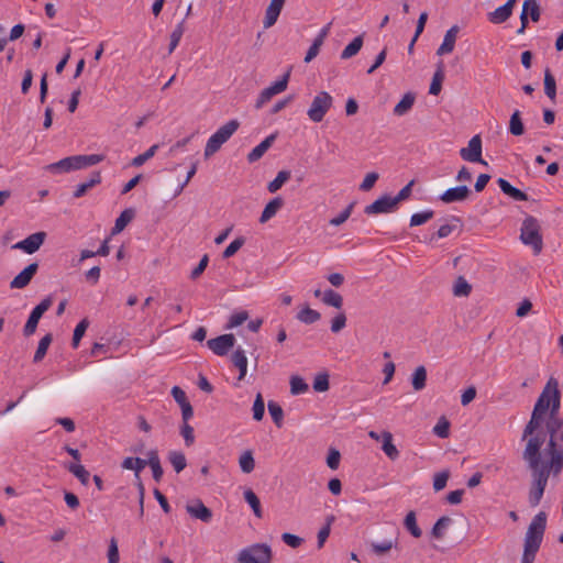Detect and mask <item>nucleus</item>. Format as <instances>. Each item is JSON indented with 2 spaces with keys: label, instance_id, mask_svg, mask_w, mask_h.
<instances>
[{
  "label": "nucleus",
  "instance_id": "nucleus-3",
  "mask_svg": "<svg viewBox=\"0 0 563 563\" xmlns=\"http://www.w3.org/2000/svg\"><path fill=\"white\" fill-rule=\"evenodd\" d=\"M104 159L101 154L75 155L65 157L56 163L49 164L46 169L52 173H68L97 165Z\"/></svg>",
  "mask_w": 563,
  "mask_h": 563
},
{
  "label": "nucleus",
  "instance_id": "nucleus-26",
  "mask_svg": "<svg viewBox=\"0 0 563 563\" xmlns=\"http://www.w3.org/2000/svg\"><path fill=\"white\" fill-rule=\"evenodd\" d=\"M243 496H244V500L247 503V505L253 510L254 516L257 518H262L263 510L261 507L260 498L256 496V494L251 488H247L244 490Z\"/></svg>",
  "mask_w": 563,
  "mask_h": 563
},
{
  "label": "nucleus",
  "instance_id": "nucleus-63",
  "mask_svg": "<svg viewBox=\"0 0 563 563\" xmlns=\"http://www.w3.org/2000/svg\"><path fill=\"white\" fill-rule=\"evenodd\" d=\"M443 79V73L442 69L439 68L438 71L434 74L432 82L429 88L430 95H438L441 90V81Z\"/></svg>",
  "mask_w": 563,
  "mask_h": 563
},
{
  "label": "nucleus",
  "instance_id": "nucleus-8",
  "mask_svg": "<svg viewBox=\"0 0 563 563\" xmlns=\"http://www.w3.org/2000/svg\"><path fill=\"white\" fill-rule=\"evenodd\" d=\"M52 303V298L46 297L32 309L23 329L24 335L30 336L35 333L40 319L51 308Z\"/></svg>",
  "mask_w": 563,
  "mask_h": 563
},
{
  "label": "nucleus",
  "instance_id": "nucleus-5",
  "mask_svg": "<svg viewBox=\"0 0 563 563\" xmlns=\"http://www.w3.org/2000/svg\"><path fill=\"white\" fill-rule=\"evenodd\" d=\"M520 240L525 245L532 247L534 254H539L543 247L542 236L540 234V225L533 217L523 220L520 232Z\"/></svg>",
  "mask_w": 563,
  "mask_h": 563
},
{
  "label": "nucleus",
  "instance_id": "nucleus-53",
  "mask_svg": "<svg viewBox=\"0 0 563 563\" xmlns=\"http://www.w3.org/2000/svg\"><path fill=\"white\" fill-rule=\"evenodd\" d=\"M268 412H269L273 421L276 423V426L280 427L282 422H283V416H284L282 407L274 401H269L268 402Z\"/></svg>",
  "mask_w": 563,
  "mask_h": 563
},
{
  "label": "nucleus",
  "instance_id": "nucleus-55",
  "mask_svg": "<svg viewBox=\"0 0 563 563\" xmlns=\"http://www.w3.org/2000/svg\"><path fill=\"white\" fill-rule=\"evenodd\" d=\"M252 411H253V418L256 421H260L263 419L264 413H265V404H264V400H263V397L261 394H257V396L254 400V404H253Z\"/></svg>",
  "mask_w": 563,
  "mask_h": 563
},
{
  "label": "nucleus",
  "instance_id": "nucleus-12",
  "mask_svg": "<svg viewBox=\"0 0 563 563\" xmlns=\"http://www.w3.org/2000/svg\"><path fill=\"white\" fill-rule=\"evenodd\" d=\"M398 205L391 196H383L375 200L373 203L365 207V213L371 214H379V213H390L397 209Z\"/></svg>",
  "mask_w": 563,
  "mask_h": 563
},
{
  "label": "nucleus",
  "instance_id": "nucleus-39",
  "mask_svg": "<svg viewBox=\"0 0 563 563\" xmlns=\"http://www.w3.org/2000/svg\"><path fill=\"white\" fill-rule=\"evenodd\" d=\"M184 32H185V25H184V21H181L180 23H178L175 26V29L170 33V42H169V46H168L169 54H172L175 51V48L178 46V44L184 35Z\"/></svg>",
  "mask_w": 563,
  "mask_h": 563
},
{
  "label": "nucleus",
  "instance_id": "nucleus-62",
  "mask_svg": "<svg viewBox=\"0 0 563 563\" xmlns=\"http://www.w3.org/2000/svg\"><path fill=\"white\" fill-rule=\"evenodd\" d=\"M346 325V317L343 312L338 313L331 321V331L340 332Z\"/></svg>",
  "mask_w": 563,
  "mask_h": 563
},
{
  "label": "nucleus",
  "instance_id": "nucleus-24",
  "mask_svg": "<svg viewBox=\"0 0 563 563\" xmlns=\"http://www.w3.org/2000/svg\"><path fill=\"white\" fill-rule=\"evenodd\" d=\"M284 200L280 197H275L272 199L264 208L260 222L265 223L268 220H271L275 214L278 212V210L283 207Z\"/></svg>",
  "mask_w": 563,
  "mask_h": 563
},
{
  "label": "nucleus",
  "instance_id": "nucleus-56",
  "mask_svg": "<svg viewBox=\"0 0 563 563\" xmlns=\"http://www.w3.org/2000/svg\"><path fill=\"white\" fill-rule=\"evenodd\" d=\"M353 210V203L349 205L343 211H341L338 216L333 217L329 223L333 227H339L343 224L351 216Z\"/></svg>",
  "mask_w": 563,
  "mask_h": 563
},
{
  "label": "nucleus",
  "instance_id": "nucleus-22",
  "mask_svg": "<svg viewBox=\"0 0 563 563\" xmlns=\"http://www.w3.org/2000/svg\"><path fill=\"white\" fill-rule=\"evenodd\" d=\"M146 457H147V464L151 470H152V473H153V478L156 481V482H159L163 477V468H162V465H161V460H159V456H158V452L156 450H150L147 453H146Z\"/></svg>",
  "mask_w": 563,
  "mask_h": 563
},
{
  "label": "nucleus",
  "instance_id": "nucleus-47",
  "mask_svg": "<svg viewBox=\"0 0 563 563\" xmlns=\"http://www.w3.org/2000/svg\"><path fill=\"white\" fill-rule=\"evenodd\" d=\"M395 545L393 540H384L382 542H372L371 550L376 555H384L389 552Z\"/></svg>",
  "mask_w": 563,
  "mask_h": 563
},
{
  "label": "nucleus",
  "instance_id": "nucleus-25",
  "mask_svg": "<svg viewBox=\"0 0 563 563\" xmlns=\"http://www.w3.org/2000/svg\"><path fill=\"white\" fill-rule=\"evenodd\" d=\"M100 181H101L100 173L99 172L93 173L88 180L77 185V187L74 191V197L75 198L82 197L90 188L100 184Z\"/></svg>",
  "mask_w": 563,
  "mask_h": 563
},
{
  "label": "nucleus",
  "instance_id": "nucleus-31",
  "mask_svg": "<svg viewBox=\"0 0 563 563\" xmlns=\"http://www.w3.org/2000/svg\"><path fill=\"white\" fill-rule=\"evenodd\" d=\"M239 466L245 474H250L255 468V460L251 450L244 451L239 457Z\"/></svg>",
  "mask_w": 563,
  "mask_h": 563
},
{
  "label": "nucleus",
  "instance_id": "nucleus-58",
  "mask_svg": "<svg viewBox=\"0 0 563 563\" xmlns=\"http://www.w3.org/2000/svg\"><path fill=\"white\" fill-rule=\"evenodd\" d=\"M247 318H249V314L246 311L235 312L230 317L227 328L228 329L236 328V327L241 325L242 323H244L247 320Z\"/></svg>",
  "mask_w": 563,
  "mask_h": 563
},
{
  "label": "nucleus",
  "instance_id": "nucleus-10",
  "mask_svg": "<svg viewBox=\"0 0 563 563\" xmlns=\"http://www.w3.org/2000/svg\"><path fill=\"white\" fill-rule=\"evenodd\" d=\"M460 156L470 163H479L487 166V163L482 158V140L479 135H474L466 147L460 150Z\"/></svg>",
  "mask_w": 563,
  "mask_h": 563
},
{
  "label": "nucleus",
  "instance_id": "nucleus-37",
  "mask_svg": "<svg viewBox=\"0 0 563 563\" xmlns=\"http://www.w3.org/2000/svg\"><path fill=\"white\" fill-rule=\"evenodd\" d=\"M68 471L79 479L82 485H87L90 478V473L79 463L69 464Z\"/></svg>",
  "mask_w": 563,
  "mask_h": 563
},
{
  "label": "nucleus",
  "instance_id": "nucleus-1",
  "mask_svg": "<svg viewBox=\"0 0 563 563\" xmlns=\"http://www.w3.org/2000/svg\"><path fill=\"white\" fill-rule=\"evenodd\" d=\"M561 390L558 378L551 376L537 398L522 440L526 446L522 457L531 471L529 504H540L548 481L558 477L563 471V417Z\"/></svg>",
  "mask_w": 563,
  "mask_h": 563
},
{
  "label": "nucleus",
  "instance_id": "nucleus-57",
  "mask_svg": "<svg viewBox=\"0 0 563 563\" xmlns=\"http://www.w3.org/2000/svg\"><path fill=\"white\" fill-rule=\"evenodd\" d=\"M449 476H450V474L448 471L439 472L434 475L433 488L435 492H440L446 486Z\"/></svg>",
  "mask_w": 563,
  "mask_h": 563
},
{
  "label": "nucleus",
  "instance_id": "nucleus-15",
  "mask_svg": "<svg viewBox=\"0 0 563 563\" xmlns=\"http://www.w3.org/2000/svg\"><path fill=\"white\" fill-rule=\"evenodd\" d=\"M517 3V0H507V2L497 9H495L493 12L488 13V20L489 22L494 24H501L506 22L512 14V10L515 4Z\"/></svg>",
  "mask_w": 563,
  "mask_h": 563
},
{
  "label": "nucleus",
  "instance_id": "nucleus-23",
  "mask_svg": "<svg viewBox=\"0 0 563 563\" xmlns=\"http://www.w3.org/2000/svg\"><path fill=\"white\" fill-rule=\"evenodd\" d=\"M232 363L239 369L240 374L238 379L242 380L246 376L247 373V357L245 355V351L242 349H238L232 354Z\"/></svg>",
  "mask_w": 563,
  "mask_h": 563
},
{
  "label": "nucleus",
  "instance_id": "nucleus-49",
  "mask_svg": "<svg viewBox=\"0 0 563 563\" xmlns=\"http://www.w3.org/2000/svg\"><path fill=\"white\" fill-rule=\"evenodd\" d=\"M158 144H154L152 145L147 151H145L143 154H140L137 156H135L133 159H132V165L135 166V167H140L142 166L145 162H147L148 159H151L157 152L158 150Z\"/></svg>",
  "mask_w": 563,
  "mask_h": 563
},
{
  "label": "nucleus",
  "instance_id": "nucleus-19",
  "mask_svg": "<svg viewBox=\"0 0 563 563\" xmlns=\"http://www.w3.org/2000/svg\"><path fill=\"white\" fill-rule=\"evenodd\" d=\"M457 33H459V27L456 25H453L452 27H450L446 31V33L444 34L442 44L437 49L438 55L441 56V55L450 54L453 52Z\"/></svg>",
  "mask_w": 563,
  "mask_h": 563
},
{
  "label": "nucleus",
  "instance_id": "nucleus-20",
  "mask_svg": "<svg viewBox=\"0 0 563 563\" xmlns=\"http://www.w3.org/2000/svg\"><path fill=\"white\" fill-rule=\"evenodd\" d=\"M275 139L276 134H271L266 139H264L247 154V161L250 163L258 161L265 154V152L272 146Z\"/></svg>",
  "mask_w": 563,
  "mask_h": 563
},
{
  "label": "nucleus",
  "instance_id": "nucleus-4",
  "mask_svg": "<svg viewBox=\"0 0 563 563\" xmlns=\"http://www.w3.org/2000/svg\"><path fill=\"white\" fill-rule=\"evenodd\" d=\"M240 123L236 120H230L221 125L207 141L205 146V157L214 155L224 143L238 131Z\"/></svg>",
  "mask_w": 563,
  "mask_h": 563
},
{
  "label": "nucleus",
  "instance_id": "nucleus-51",
  "mask_svg": "<svg viewBox=\"0 0 563 563\" xmlns=\"http://www.w3.org/2000/svg\"><path fill=\"white\" fill-rule=\"evenodd\" d=\"M434 212L432 210H424L421 212L413 213L410 218V225L417 227L422 225L433 218Z\"/></svg>",
  "mask_w": 563,
  "mask_h": 563
},
{
  "label": "nucleus",
  "instance_id": "nucleus-6",
  "mask_svg": "<svg viewBox=\"0 0 563 563\" xmlns=\"http://www.w3.org/2000/svg\"><path fill=\"white\" fill-rule=\"evenodd\" d=\"M272 550L265 543H255L242 549L238 555L239 563H271Z\"/></svg>",
  "mask_w": 563,
  "mask_h": 563
},
{
  "label": "nucleus",
  "instance_id": "nucleus-18",
  "mask_svg": "<svg viewBox=\"0 0 563 563\" xmlns=\"http://www.w3.org/2000/svg\"><path fill=\"white\" fill-rule=\"evenodd\" d=\"M187 512L202 522H209L212 519V512L207 508L200 500H196L192 504L186 506Z\"/></svg>",
  "mask_w": 563,
  "mask_h": 563
},
{
  "label": "nucleus",
  "instance_id": "nucleus-32",
  "mask_svg": "<svg viewBox=\"0 0 563 563\" xmlns=\"http://www.w3.org/2000/svg\"><path fill=\"white\" fill-rule=\"evenodd\" d=\"M322 302L327 306L340 309L343 306V298L339 292L327 289L322 294Z\"/></svg>",
  "mask_w": 563,
  "mask_h": 563
},
{
  "label": "nucleus",
  "instance_id": "nucleus-14",
  "mask_svg": "<svg viewBox=\"0 0 563 563\" xmlns=\"http://www.w3.org/2000/svg\"><path fill=\"white\" fill-rule=\"evenodd\" d=\"M38 269L37 263H32L27 265L22 272H20L11 282L10 288L12 289H23L25 288L32 278L35 276Z\"/></svg>",
  "mask_w": 563,
  "mask_h": 563
},
{
  "label": "nucleus",
  "instance_id": "nucleus-35",
  "mask_svg": "<svg viewBox=\"0 0 563 563\" xmlns=\"http://www.w3.org/2000/svg\"><path fill=\"white\" fill-rule=\"evenodd\" d=\"M168 461L176 473H180L187 466L186 456L180 451H170L168 453Z\"/></svg>",
  "mask_w": 563,
  "mask_h": 563
},
{
  "label": "nucleus",
  "instance_id": "nucleus-48",
  "mask_svg": "<svg viewBox=\"0 0 563 563\" xmlns=\"http://www.w3.org/2000/svg\"><path fill=\"white\" fill-rule=\"evenodd\" d=\"M289 76L290 75L288 71L280 79L276 80L274 84L266 88L273 97L287 89Z\"/></svg>",
  "mask_w": 563,
  "mask_h": 563
},
{
  "label": "nucleus",
  "instance_id": "nucleus-43",
  "mask_svg": "<svg viewBox=\"0 0 563 563\" xmlns=\"http://www.w3.org/2000/svg\"><path fill=\"white\" fill-rule=\"evenodd\" d=\"M523 131H525V129H523V123L520 118V111L516 110L510 117L509 132L512 135L518 136V135H521L523 133Z\"/></svg>",
  "mask_w": 563,
  "mask_h": 563
},
{
  "label": "nucleus",
  "instance_id": "nucleus-16",
  "mask_svg": "<svg viewBox=\"0 0 563 563\" xmlns=\"http://www.w3.org/2000/svg\"><path fill=\"white\" fill-rule=\"evenodd\" d=\"M284 4L285 0H272L269 2L265 11V18L263 20V25L265 29L272 27L277 22Z\"/></svg>",
  "mask_w": 563,
  "mask_h": 563
},
{
  "label": "nucleus",
  "instance_id": "nucleus-42",
  "mask_svg": "<svg viewBox=\"0 0 563 563\" xmlns=\"http://www.w3.org/2000/svg\"><path fill=\"white\" fill-rule=\"evenodd\" d=\"M404 525L406 529L415 537L420 538L422 534L421 529L417 525V518L416 514L413 511H410L407 514Z\"/></svg>",
  "mask_w": 563,
  "mask_h": 563
},
{
  "label": "nucleus",
  "instance_id": "nucleus-52",
  "mask_svg": "<svg viewBox=\"0 0 563 563\" xmlns=\"http://www.w3.org/2000/svg\"><path fill=\"white\" fill-rule=\"evenodd\" d=\"M433 433L439 438L445 439L450 433V422L446 418L442 417L438 420L437 424L433 428Z\"/></svg>",
  "mask_w": 563,
  "mask_h": 563
},
{
  "label": "nucleus",
  "instance_id": "nucleus-38",
  "mask_svg": "<svg viewBox=\"0 0 563 563\" xmlns=\"http://www.w3.org/2000/svg\"><path fill=\"white\" fill-rule=\"evenodd\" d=\"M544 92L551 100H554L556 97L555 78L550 69H545L544 71Z\"/></svg>",
  "mask_w": 563,
  "mask_h": 563
},
{
  "label": "nucleus",
  "instance_id": "nucleus-34",
  "mask_svg": "<svg viewBox=\"0 0 563 563\" xmlns=\"http://www.w3.org/2000/svg\"><path fill=\"white\" fill-rule=\"evenodd\" d=\"M363 46V36H356L353 41L345 46V48L341 53L342 59H349L355 56Z\"/></svg>",
  "mask_w": 563,
  "mask_h": 563
},
{
  "label": "nucleus",
  "instance_id": "nucleus-45",
  "mask_svg": "<svg viewBox=\"0 0 563 563\" xmlns=\"http://www.w3.org/2000/svg\"><path fill=\"white\" fill-rule=\"evenodd\" d=\"M309 389L308 384L297 375L290 377V393L292 395L305 394Z\"/></svg>",
  "mask_w": 563,
  "mask_h": 563
},
{
  "label": "nucleus",
  "instance_id": "nucleus-29",
  "mask_svg": "<svg viewBox=\"0 0 563 563\" xmlns=\"http://www.w3.org/2000/svg\"><path fill=\"white\" fill-rule=\"evenodd\" d=\"M411 385L416 391L422 390L427 385V369L424 366H418L411 375Z\"/></svg>",
  "mask_w": 563,
  "mask_h": 563
},
{
  "label": "nucleus",
  "instance_id": "nucleus-59",
  "mask_svg": "<svg viewBox=\"0 0 563 563\" xmlns=\"http://www.w3.org/2000/svg\"><path fill=\"white\" fill-rule=\"evenodd\" d=\"M313 389L322 393L329 389V377L327 374H319L313 380Z\"/></svg>",
  "mask_w": 563,
  "mask_h": 563
},
{
  "label": "nucleus",
  "instance_id": "nucleus-60",
  "mask_svg": "<svg viewBox=\"0 0 563 563\" xmlns=\"http://www.w3.org/2000/svg\"><path fill=\"white\" fill-rule=\"evenodd\" d=\"M180 434L185 440V444L190 446L195 442L194 428L189 423H184L180 428Z\"/></svg>",
  "mask_w": 563,
  "mask_h": 563
},
{
  "label": "nucleus",
  "instance_id": "nucleus-44",
  "mask_svg": "<svg viewBox=\"0 0 563 563\" xmlns=\"http://www.w3.org/2000/svg\"><path fill=\"white\" fill-rule=\"evenodd\" d=\"M51 342H52L51 334H46L40 340L37 349L34 354V358H33V361L35 363L41 362L44 358Z\"/></svg>",
  "mask_w": 563,
  "mask_h": 563
},
{
  "label": "nucleus",
  "instance_id": "nucleus-46",
  "mask_svg": "<svg viewBox=\"0 0 563 563\" xmlns=\"http://www.w3.org/2000/svg\"><path fill=\"white\" fill-rule=\"evenodd\" d=\"M89 327V321L87 319H82L75 328L71 345L74 349H77L80 340L86 333V330Z\"/></svg>",
  "mask_w": 563,
  "mask_h": 563
},
{
  "label": "nucleus",
  "instance_id": "nucleus-9",
  "mask_svg": "<svg viewBox=\"0 0 563 563\" xmlns=\"http://www.w3.org/2000/svg\"><path fill=\"white\" fill-rule=\"evenodd\" d=\"M368 437L376 442H380L382 450L388 459H390L391 461H395L399 457V451L396 448V445L393 443L394 438H393L391 432L386 431V430H384L382 432L371 430L368 432Z\"/></svg>",
  "mask_w": 563,
  "mask_h": 563
},
{
  "label": "nucleus",
  "instance_id": "nucleus-2",
  "mask_svg": "<svg viewBox=\"0 0 563 563\" xmlns=\"http://www.w3.org/2000/svg\"><path fill=\"white\" fill-rule=\"evenodd\" d=\"M545 528L547 514L544 511H540L532 518L526 532L521 563L534 562L536 555L543 540Z\"/></svg>",
  "mask_w": 563,
  "mask_h": 563
},
{
  "label": "nucleus",
  "instance_id": "nucleus-13",
  "mask_svg": "<svg viewBox=\"0 0 563 563\" xmlns=\"http://www.w3.org/2000/svg\"><path fill=\"white\" fill-rule=\"evenodd\" d=\"M235 344L233 334H222L207 342L208 347L219 356L225 355Z\"/></svg>",
  "mask_w": 563,
  "mask_h": 563
},
{
  "label": "nucleus",
  "instance_id": "nucleus-27",
  "mask_svg": "<svg viewBox=\"0 0 563 563\" xmlns=\"http://www.w3.org/2000/svg\"><path fill=\"white\" fill-rule=\"evenodd\" d=\"M146 464H147V459L143 460V459H140V457H131V456H129V457H125L123 460L121 466L124 470L134 471L135 477L139 478L140 477V473L146 466Z\"/></svg>",
  "mask_w": 563,
  "mask_h": 563
},
{
  "label": "nucleus",
  "instance_id": "nucleus-21",
  "mask_svg": "<svg viewBox=\"0 0 563 563\" xmlns=\"http://www.w3.org/2000/svg\"><path fill=\"white\" fill-rule=\"evenodd\" d=\"M497 183H498V186H499L500 190L505 195L511 197L514 200H516V201H526L528 199L527 194H525L520 189L514 187L508 180H506L504 178H499L497 180Z\"/></svg>",
  "mask_w": 563,
  "mask_h": 563
},
{
  "label": "nucleus",
  "instance_id": "nucleus-33",
  "mask_svg": "<svg viewBox=\"0 0 563 563\" xmlns=\"http://www.w3.org/2000/svg\"><path fill=\"white\" fill-rule=\"evenodd\" d=\"M320 318H321V314L317 310L311 309L309 307L302 308L297 313V319L305 324H312V323L319 321Z\"/></svg>",
  "mask_w": 563,
  "mask_h": 563
},
{
  "label": "nucleus",
  "instance_id": "nucleus-28",
  "mask_svg": "<svg viewBox=\"0 0 563 563\" xmlns=\"http://www.w3.org/2000/svg\"><path fill=\"white\" fill-rule=\"evenodd\" d=\"M415 103V96L411 92H407L402 96L401 100L395 106L394 114L401 117L410 111Z\"/></svg>",
  "mask_w": 563,
  "mask_h": 563
},
{
  "label": "nucleus",
  "instance_id": "nucleus-64",
  "mask_svg": "<svg viewBox=\"0 0 563 563\" xmlns=\"http://www.w3.org/2000/svg\"><path fill=\"white\" fill-rule=\"evenodd\" d=\"M108 561L109 563H119L120 561L118 544L114 538H112L109 543Z\"/></svg>",
  "mask_w": 563,
  "mask_h": 563
},
{
  "label": "nucleus",
  "instance_id": "nucleus-54",
  "mask_svg": "<svg viewBox=\"0 0 563 563\" xmlns=\"http://www.w3.org/2000/svg\"><path fill=\"white\" fill-rule=\"evenodd\" d=\"M245 243L244 238H236L223 251V258L232 257Z\"/></svg>",
  "mask_w": 563,
  "mask_h": 563
},
{
  "label": "nucleus",
  "instance_id": "nucleus-17",
  "mask_svg": "<svg viewBox=\"0 0 563 563\" xmlns=\"http://www.w3.org/2000/svg\"><path fill=\"white\" fill-rule=\"evenodd\" d=\"M468 195H470V189L467 186H457V187L446 189L440 196V199L445 203H452V202L466 200Z\"/></svg>",
  "mask_w": 563,
  "mask_h": 563
},
{
  "label": "nucleus",
  "instance_id": "nucleus-50",
  "mask_svg": "<svg viewBox=\"0 0 563 563\" xmlns=\"http://www.w3.org/2000/svg\"><path fill=\"white\" fill-rule=\"evenodd\" d=\"M472 290L471 285L463 277H459L453 287V294L457 297L468 296Z\"/></svg>",
  "mask_w": 563,
  "mask_h": 563
},
{
  "label": "nucleus",
  "instance_id": "nucleus-11",
  "mask_svg": "<svg viewBox=\"0 0 563 563\" xmlns=\"http://www.w3.org/2000/svg\"><path fill=\"white\" fill-rule=\"evenodd\" d=\"M46 238L45 232H35L22 241L16 242L12 245L14 250H21L26 254H34L40 250Z\"/></svg>",
  "mask_w": 563,
  "mask_h": 563
},
{
  "label": "nucleus",
  "instance_id": "nucleus-36",
  "mask_svg": "<svg viewBox=\"0 0 563 563\" xmlns=\"http://www.w3.org/2000/svg\"><path fill=\"white\" fill-rule=\"evenodd\" d=\"M522 8L533 22H538L540 20L541 8L538 0H525Z\"/></svg>",
  "mask_w": 563,
  "mask_h": 563
},
{
  "label": "nucleus",
  "instance_id": "nucleus-41",
  "mask_svg": "<svg viewBox=\"0 0 563 563\" xmlns=\"http://www.w3.org/2000/svg\"><path fill=\"white\" fill-rule=\"evenodd\" d=\"M451 523H452V519L450 517L444 516V517L439 518L432 528V536L435 539H442L445 530L449 528V526Z\"/></svg>",
  "mask_w": 563,
  "mask_h": 563
},
{
  "label": "nucleus",
  "instance_id": "nucleus-40",
  "mask_svg": "<svg viewBox=\"0 0 563 563\" xmlns=\"http://www.w3.org/2000/svg\"><path fill=\"white\" fill-rule=\"evenodd\" d=\"M289 177L290 173L288 170L278 172L277 176L268 184V191L273 194L279 190Z\"/></svg>",
  "mask_w": 563,
  "mask_h": 563
},
{
  "label": "nucleus",
  "instance_id": "nucleus-30",
  "mask_svg": "<svg viewBox=\"0 0 563 563\" xmlns=\"http://www.w3.org/2000/svg\"><path fill=\"white\" fill-rule=\"evenodd\" d=\"M134 217L133 209H125L117 218L114 227L112 228V234H118L124 230V228L132 221Z\"/></svg>",
  "mask_w": 563,
  "mask_h": 563
},
{
  "label": "nucleus",
  "instance_id": "nucleus-7",
  "mask_svg": "<svg viewBox=\"0 0 563 563\" xmlns=\"http://www.w3.org/2000/svg\"><path fill=\"white\" fill-rule=\"evenodd\" d=\"M333 106V97L327 91L318 92L307 111L308 118L314 122H321Z\"/></svg>",
  "mask_w": 563,
  "mask_h": 563
},
{
  "label": "nucleus",
  "instance_id": "nucleus-61",
  "mask_svg": "<svg viewBox=\"0 0 563 563\" xmlns=\"http://www.w3.org/2000/svg\"><path fill=\"white\" fill-rule=\"evenodd\" d=\"M378 174L375 172L368 173L360 185V189L363 191L371 190L378 179Z\"/></svg>",
  "mask_w": 563,
  "mask_h": 563
}]
</instances>
